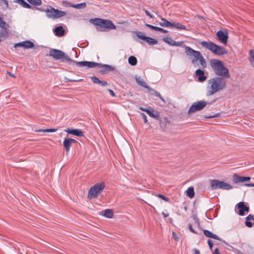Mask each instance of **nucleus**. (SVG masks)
<instances>
[{"mask_svg":"<svg viewBox=\"0 0 254 254\" xmlns=\"http://www.w3.org/2000/svg\"><path fill=\"white\" fill-rule=\"evenodd\" d=\"M49 55L53 57L55 60H61L62 61L67 63L74 62L77 66L87 67L92 68L100 65V64L93 62H76L71 60L69 56L61 50L52 49L50 50Z\"/></svg>","mask_w":254,"mask_h":254,"instance_id":"obj_1","label":"nucleus"},{"mask_svg":"<svg viewBox=\"0 0 254 254\" xmlns=\"http://www.w3.org/2000/svg\"><path fill=\"white\" fill-rule=\"evenodd\" d=\"M226 87V81L222 77H214L207 81V96H210L223 90Z\"/></svg>","mask_w":254,"mask_h":254,"instance_id":"obj_2","label":"nucleus"},{"mask_svg":"<svg viewBox=\"0 0 254 254\" xmlns=\"http://www.w3.org/2000/svg\"><path fill=\"white\" fill-rule=\"evenodd\" d=\"M210 64L215 74L218 77L228 78L230 77L229 69L226 67L223 63L219 60L212 59L210 62Z\"/></svg>","mask_w":254,"mask_h":254,"instance_id":"obj_3","label":"nucleus"},{"mask_svg":"<svg viewBox=\"0 0 254 254\" xmlns=\"http://www.w3.org/2000/svg\"><path fill=\"white\" fill-rule=\"evenodd\" d=\"M184 47L185 48V53L186 55L189 57H193L194 58V59L191 61V63L195 65L197 61H199L200 64L203 67L206 66V63L205 60L203 58L199 51H195L190 47L186 45Z\"/></svg>","mask_w":254,"mask_h":254,"instance_id":"obj_4","label":"nucleus"},{"mask_svg":"<svg viewBox=\"0 0 254 254\" xmlns=\"http://www.w3.org/2000/svg\"><path fill=\"white\" fill-rule=\"evenodd\" d=\"M200 44L203 47L210 50L215 55L221 56L227 54V51L224 48L218 46L212 42L202 41Z\"/></svg>","mask_w":254,"mask_h":254,"instance_id":"obj_5","label":"nucleus"},{"mask_svg":"<svg viewBox=\"0 0 254 254\" xmlns=\"http://www.w3.org/2000/svg\"><path fill=\"white\" fill-rule=\"evenodd\" d=\"M89 22L95 25L99 26L100 28H106L109 29H115L116 28V26L109 20L95 18L90 19Z\"/></svg>","mask_w":254,"mask_h":254,"instance_id":"obj_6","label":"nucleus"},{"mask_svg":"<svg viewBox=\"0 0 254 254\" xmlns=\"http://www.w3.org/2000/svg\"><path fill=\"white\" fill-rule=\"evenodd\" d=\"M41 11L45 12L47 17L52 19H58L66 15L65 12L55 9L52 6H49L45 9H41Z\"/></svg>","mask_w":254,"mask_h":254,"instance_id":"obj_7","label":"nucleus"},{"mask_svg":"<svg viewBox=\"0 0 254 254\" xmlns=\"http://www.w3.org/2000/svg\"><path fill=\"white\" fill-rule=\"evenodd\" d=\"M105 187L104 182L97 183L92 187L89 190L88 197L90 199L96 198L103 190Z\"/></svg>","mask_w":254,"mask_h":254,"instance_id":"obj_8","label":"nucleus"},{"mask_svg":"<svg viewBox=\"0 0 254 254\" xmlns=\"http://www.w3.org/2000/svg\"><path fill=\"white\" fill-rule=\"evenodd\" d=\"M210 186L211 188L214 190L220 189L229 190L233 188V187L231 185L218 180H211L210 181Z\"/></svg>","mask_w":254,"mask_h":254,"instance_id":"obj_9","label":"nucleus"},{"mask_svg":"<svg viewBox=\"0 0 254 254\" xmlns=\"http://www.w3.org/2000/svg\"><path fill=\"white\" fill-rule=\"evenodd\" d=\"M207 105V102L204 101H200L193 103L190 108L188 114L189 115L202 110Z\"/></svg>","mask_w":254,"mask_h":254,"instance_id":"obj_10","label":"nucleus"},{"mask_svg":"<svg viewBox=\"0 0 254 254\" xmlns=\"http://www.w3.org/2000/svg\"><path fill=\"white\" fill-rule=\"evenodd\" d=\"M216 36L219 41L224 45H226L228 38V33L227 31L219 30L216 33Z\"/></svg>","mask_w":254,"mask_h":254,"instance_id":"obj_11","label":"nucleus"},{"mask_svg":"<svg viewBox=\"0 0 254 254\" xmlns=\"http://www.w3.org/2000/svg\"><path fill=\"white\" fill-rule=\"evenodd\" d=\"M136 36L138 38L146 42L148 44H149L150 45H156L158 43V41L156 39L149 37H146L143 35V33L140 32H137Z\"/></svg>","mask_w":254,"mask_h":254,"instance_id":"obj_12","label":"nucleus"},{"mask_svg":"<svg viewBox=\"0 0 254 254\" xmlns=\"http://www.w3.org/2000/svg\"><path fill=\"white\" fill-rule=\"evenodd\" d=\"M238 209H239V215L240 216H243L245 215V212L248 213L250 210V208L247 206L244 202H240L237 204Z\"/></svg>","mask_w":254,"mask_h":254,"instance_id":"obj_13","label":"nucleus"},{"mask_svg":"<svg viewBox=\"0 0 254 254\" xmlns=\"http://www.w3.org/2000/svg\"><path fill=\"white\" fill-rule=\"evenodd\" d=\"M34 46V43L30 41H25L22 42L16 43L14 45V47H23L25 49H31Z\"/></svg>","mask_w":254,"mask_h":254,"instance_id":"obj_14","label":"nucleus"},{"mask_svg":"<svg viewBox=\"0 0 254 254\" xmlns=\"http://www.w3.org/2000/svg\"><path fill=\"white\" fill-rule=\"evenodd\" d=\"M64 131L77 136L81 137L83 136V132L80 129L67 128Z\"/></svg>","mask_w":254,"mask_h":254,"instance_id":"obj_15","label":"nucleus"},{"mask_svg":"<svg viewBox=\"0 0 254 254\" xmlns=\"http://www.w3.org/2000/svg\"><path fill=\"white\" fill-rule=\"evenodd\" d=\"M75 140L72 138H65L63 142V145L66 150V152L68 153L70 150L71 145L75 142Z\"/></svg>","mask_w":254,"mask_h":254,"instance_id":"obj_16","label":"nucleus"},{"mask_svg":"<svg viewBox=\"0 0 254 254\" xmlns=\"http://www.w3.org/2000/svg\"><path fill=\"white\" fill-rule=\"evenodd\" d=\"M195 75L198 77V80L199 82H203L207 78L206 76L204 75V71L200 69H198L195 71Z\"/></svg>","mask_w":254,"mask_h":254,"instance_id":"obj_17","label":"nucleus"},{"mask_svg":"<svg viewBox=\"0 0 254 254\" xmlns=\"http://www.w3.org/2000/svg\"><path fill=\"white\" fill-rule=\"evenodd\" d=\"M64 30L62 26H58L54 30L55 35L60 37L64 36Z\"/></svg>","mask_w":254,"mask_h":254,"instance_id":"obj_18","label":"nucleus"},{"mask_svg":"<svg viewBox=\"0 0 254 254\" xmlns=\"http://www.w3.org/2000/svg\"><path fill=\"white\" fill-rule=\"evenodd\" d=\"M254 221V216L252 214L249 215L246 218L245 225L248 227L251 228L253 226L252 221Z\"/></svg>","mask_w":254,"mask_h":254,"instance_id":"obj_19","label":"nucleus"},{"mask_svg":"<svg viewBox=\"0 0 254 254\" xmlns=\"http://www.w3.org/2000/svg\"><path fill=\"white\" fill-rule=\"evenodd\" d=\"M203 233L204 235L208 238H212L215 240H219V238L215 234H214L211 232L207 230H203Z\"/></svg>","mask_w":254,"mask_h":254,"instance_id":"obj_20","label":"nucleus"},{"mask_svg":"<svg viewBox=\"0 0 254 254\" xmlns=\"http://www.w3.org/2000/svg\"><path fill=\"white\" fill-rule=\"evenodd\" d=\"M171 27L175 28H176L177 29H179V30H187V29L186 28V27L185 25L182 24L181 23H180L179 22H177V23L171 22Z\"/></svg>","mask_w":254,"mask_h":254,"instance_id":"obj_21","label":"nucleus"},{"mask_svg":"<svg viewBox=\"0 0 254 254\" xmlns=\"http://www.w3.org/2000/svg\"><path fill=\"white\" fill-rule=\"evenodd\" d=\"M102 214L108 218H112L113 216V212L112 209H107L102 211Z\"/></svg>","mask_w":254,"mask_h":254,"instance_id":"obj_22","label":"nucleus"},{"mask_svg":"<svg viewBox=\"0 0 254 254\" xmlns=\"http://www.w3.org/2000/svg\"><path fill=\"white\" fill-rule=\"evenodd\" d=\"M145 26L146 27H149V28H151V29H153V30H156V31H158L162 32V33H167L168 32L167 30H165V29H163V28H160V27L154 26L150 25L149 24H146Z\"/></svg>","mask_w":254,"mask_h":254,"instance_id":"obj_23","label":"nucleus"},{"mask_svg":"<svg viewBox=\"0 0 254 254\" xmlns=\"http://www.w3.org/2000/svg\"><path fill=\"white\" fill-rule=\"evenodd\" d=\"M136 81L137 82V83H138V84L148 89H150L151 90H153L151 88H150L147 85V84L144 81V80H142L140 77H136Z\"/></svg>","mask_w":254,"mask_h":254,"instance_id":"obj_24","label":"nucleus"},{"mask_svg":"<svg viewBox=\"0 0 254 254\" xmlns=\"http://www.w3.org/2000/svg\"><path fill=\"white\" fill-rule=\"evenodd\" d=\"M147 114L151 117L157 119L159 117V114L157 111H154L153 110H148Z\"/></svg>","mask_w":254,"mask_h":254,"instance_id":"obj_25","label":"nucleus"},{"mask_svg":"<svg viewBox=\"0 0 254 254\" xmlns=\"http://www.w3.org/2000/svg\"><path fill=\"white\" fill-rule=\"evenodd\" d=\"M186 193L187 196H189L190 198H193L194 195L193 188L192 187L189 188L186 191Z\"/></svg>","mask_w":254,"mask_h":254,"instance_id":"obj_26","label":"nucleus"},{"mask_svg":"<svg viewBox=\"0 0 254 254\" xmlns=\"http://www.w3.org/2000/svg\"><path fill=\"white\" fill-rule=\"evenodd\" d=\"M161 20L162 21L161 22L159 23V24L163 27H171V22L170 21H168L165 18H161Z\"/></svg>","mask_w":254,"mask_h":254,"instance_id":"obj_27","label":"nucleus"},{"mask_svg":"<svg viewBox=\"0 0 254 254\" xmlns=\"http://www.w3.org/2000/svg\"><path fill=\"white\" fill-rule=\"evenodd\" d=\"M249 61L251 64L254 66V49L249 51Z\"/></svg>","mask_w":254,"mask_h":254,"instance_id":"obj_28","label":"nucleus"},{"mask_svg":"<svg viewBox=\"0 0 254 254\" xmlns=\"http://www.w3.org/2000/svg\"><path fill=\"white\" fill-rule=\"evenodd\" d=\"M71 7L75 8L76 9H80L81 8H84L86 6V3L83 2L78 4H71L69 5Z\"/></svg>","mask_w":254,"mask_h":254,"instance_id":"obj_29","label":"nucleus"},{"mask_svg":"<svg viewBox=\"0 0 254 254\" xmlns=\"http://www.w3.org/2000/svg\"><path fill=\"white\" fill-rule=\"evenodd\" d=\"M242 176H240L237 174H234L233 176V181L235 183H242Z\"/></svg>","mask_w":254,"mask_h":254,"instance_id":"obj_30","label":"nucleus"},{"mask_svg":"<svg viewBox=\"0 0 254 254\" xmlns=\"http://www.w3.org/2000/svg\"><path fill=\"white\" fill-rule=\"evenodd\" d=\"M128 63L132 65H135L137 64V59L133 56H130L128 58Z\"/></svg>","mask_w":254,"mask_h":254,"instance_id":"obj_31","label":"nucleus"},{"mask_svg":"<svg viewBox=\"0 0 254 254\" xmlns=\"http://www.w3.org/2000/svg\"><path fill=\"white\" fill-rule=\"evenodd\" d=\"M58 129L56 128H50V129H38L36 130V132H54L57 131Z\"/></svg>","mask_w":254,"mask_h":254,"instance_id":"obj_32","label":"nucleus"},{"mask_svg":"<svg viewBox=\"0 0 254 254\" xmlns=\"http://www.w3.org/2000/svg\"><path fill=\"white\" fill-rule=\"evenodd\" d=\"M164 41L167 43H168L169 45L174 46L175 41L173 40L172 38L168 37L165 38H164Z\"/></svg>","mask_w":254,"mask_h":254,"instance_id":"obj_33","label":"nucleus"},{"mask_svg":"<svg viewBox=\"0 0 254 254\" xmlns=\"http://www.w3.org/2000/svg\"><path fill=\"white\" fill-rule=\"evenodd\" d=\"M29 2L34 5H40L42 4L41 0H31L29 1Z\"/></svg>","mask_w":254,"mask_h":254,"instance_id":"obj_34","label":"nucleus"},{"mask_svg":"<svg viewBox=\"0 0 254 254\" xmlns=\"http://www.w3.org/2000/svg\"><path fill=\"white\" fill-rule=\"evenodd\" d=\"M7 24L6 23L3 21L2 19V18H0V27L2 28H3L4 29H6L7 27Z\"/></svg>","mask_w":254,"mask_h":254,"instance_id":"obj_35","label":"nucleus"},{"mask_svg":"<svg viewBox=\"0 0 254 254\" xmlns=\"http://www.w3.org/2000/svg\"><path fill=\"white\" fill-rule=\"evenodd\" d=\"M8 35V33L6 31L0 33V42L2 40V38L6 37Z\"/></svg>","mask_w":254,"mask_h":254,"instance_id":"obj_36","label":"nucleus"},{"mask_svg":"<svg viewBox=\"0 0 254 254\" xmlns=\"http://www.w3.org/2000/svg\"><path fill=\"white\" fill-rule=\"evenodd\" d=\"M91 79L93 83L96 84H99L100 82V80H99L97 77L95 76L91 77Z\"/></svg>","mask_w":254,"mask_h":254,"instance_id":"obj_37","label":"nucleus"},{"mask_svg":"<svg viewBox=\"0 0 254 254\" xmlns=\"http://www.w3.org/2000/svg\"><path fill=\"white\" fill-rule=\"evenodd\" d=\"M153 91H154V94L155 95V96L159 97L162 101L165 102L164 99L162 98L161 94L159 92H158L157 91H156L155 90H153Z\"/></svg>","mask_w":254,"mask_h":254,"instance_id":"obj_38","label":"nucleus"},{"mask_svg":"<svg viewBox=\"0 0 254 254\" xmlns=\"http://www.w3.org/2000/svg\"><path fill=\"white\" fill-rule=\"evenodd\" d=\"M172 237H173V239L175 241H179V237L178 235L175 232H173L172 233Z\"/></svg>","mask_w":254,"mask_h":254,"instance_id":"obj_39","label":"nucleus"},{"mask_svg":"<svg viewBox=\"0 0 254 254\" xmlns=\"http://www.w3.org/2000/svg\"><path fill=\"white\" fill-rule=\"evenodd\" d=\"M158 196L159 197L162 198V199L166 201H169V198L168 197L165 196L164 195H162V194H158Z\"/></svg>","mask_w":254,"mask_h":254,"instance_id":"obj_40","label":"nucleus"},{"mask_svg":"<svg viewBox=\"0 0 254 254\" xmlns=\"http://www.w3.org/2000/svg\"><path fill=\"white\" fill-rule=\"evenodd\" d=\"M14 2L17 3L23 6V5L24 4L25 1L24 0H14Z\"/></svg>","mask_w":254,"mask_h":254,"instance_id":"obj_41","label":"nucleus"},{"mask_svg":"<svg viewBox=\"0 0 254 254\" xmlns=\"http://www.w3.org/2000/svg\"><path fill=\"white\" fill-rule=\"evenodd\" d=\"M184 42L183 41L175 42L174 46H183Z\"/></svg>","mask_w":254,"mask_h":254,"instance_id":"obj_42","label":"nucleus"},{"mask_svg":"<svg viewBox=\"0 0 254 254\" xmlns=\"http://www.w3.org/2000/svg\"><path fill=\"white\" fill-rule=\"evenodd\" d=\"M189 229L191 232H192L194 234H198V233L193 229V228H192V225L191 224H189Z\"/></svg>","mask_w":254,"mask_h":254,"instance_id":"obj_43","label":"nucleus"},{"mask_svg":"<svg viewBox=\"0 0 254 254\" xmlns=\"http://www.w3.org/2000/svg\"><path fill=\"white\" fill-rule=\"evenodd\" d=\"M141 115L143 118L144 123L147 124L148 121L146 116L144 113H141Z\"/></svg>","mask_w":254,"mask_h":254,"instance_id":"obj_44","label":"nucleus"},{"mask_svg":"<svg viewBox=\"0 0 254 254\" xmlns=\"http://www.w3.org/2000/svg\"><path fill=\"white\" fill-rule=\"evenodd\" d=\"M99 84H100L102 86H105L108 85V83L105 81L100 80Z\"/></svg>","mask_w":254,"mask_h":254,"instance_id":"obj_45","label":"nucleus"},{"mask_svg":"<svg viewBox=\"0 0 254 254\" xmlns=\"http://www.w3.org/2000/svg\"><path fill=\"white\" fill-rule=\"evenodd\" d=\"M144 12L147 16L149 17L150 18H152V15L150 13V12L147 10H144Z\"/></svg>","mask_w":254,"mask_h":254,"instance_id":"obj_46","label":"nucleus"},{"mask_svg":"<svg viewBox=\"0 0 254 254\" xmlns=\"http://www.w3.org/2000/svg\"><path fill=\"white\" fill-rule=\"evenodd\" d=\"M207 243L209 245L210 249L211 250L213 245L212 241L210 240H208L207 241Z\"/></svg>","mask_w":254,"mask_h":254,"instance_id":"obj_47","label":"nucleus"},{"mask_svg":"<svg viewBox=\"0 0 254 254\" xmlns=\"http://www.w3.org/2000/svg\"><path fill=\"white\" fill-rule=\"evenodd\" d=\"M23 7L28 8H29L31 7L30 5H29L28 3H27L26 2H25L24 4L23 5Z\"/></svg>","mask_w":254,"mask_h":254,"instance_id":"obj_48","label":"nucleus"},{"mask_svg":"<svg viewBox=\"0 0 254 254\" xmlns=\"http://www.w3.org/2000/svg\"><path fill=\"white\" fill-rule=\"evenodd\" d=\"M108 91L109 92L110 95L113 96V97H115L116 95H115V94L114 93V92H113V91L111 89H108Z\"/></svg>","mask_w":254,"mask_h":254,"instance_id":"obj_49","label":"nucleus"},{"mask_svg":"<svg viewBox=\"0 0 254 254\" xmlns=\"http://www.w3.org/2000/svg\"><path fill=\"white\" fill-rule=\"evenodd\" d=\"M231 247L233 249H234V250H233V251H234L235 253H236L237 254H240L241 253V252H240V251H239V250H237V249H234V248H233L232 247H231Z\"/></svg>","mask_w":254,"mask_h":254,"instance_id":"obj_50","label":"nucleus"},{"mask_svg":"<svg viewBox=\"0 0 254 254\" xmlns=\"http://www.w3.org/2000/svg\"><path fill=\"white\" fill-rule=\"evenodd\" d=\"M1 1L4 3V4H5L6 7H8V1L6 0H1Z\"/></svg>","mask_w":254,"mask_h":254,"instance_id":"obj_51","label":"nucleus"},{"mask_svg":"<svg viewBox=\"0 0 254 254\" xmlns=\"http://www.w3.org/2000/svg\"><path fill=\"white\" fill-rule=\"evenodd\" d=\"M193 254H200V252L198 250L195 249L193 250Z\"/></svg>","mask_w":254,"mask_h":254,"instance_id":"obj_52","label":"nucleus"},{"mask_svg":"<svg viewBox=\"0 0 254 254\" xmlns=\"http://www.w3.org/2000/svg\"><path fill=\"white\" fill-rule=\"evenodd\" d=\"M140 109L143 111H144L145 112H146V113H147L149 109H147V108H143V107H140Z\"/></svg>","mask_w":254,"mask_h":254,"instance_id":"obj_53","label":"nucleus"},{"mask_svg":"<svg viewBox=\"0 0 254 254\" xmlns=\"http://www.w3.org/2000/svg\"><path fill=\"white\" fill-rule=\"evenodd\" d=\"M213 254H220L219 253V250L218 248H216L215 249V250L213 252Z\"/></svg>","mask_w":254,"mask_h":254,"instance_id":"obj_54","label":"nucleus"},{"mask_svg":"<svg viewBox=\"0 0 254 254\" xmlns=\"http://www.w3.org/2000/svg\"><path fill=\"white\" fill-rule=\"evenodd\" d=\"M162 215L164 217H167L169 216V214L168 213H166L164 212H162Z\"/></svg>","mask_w":254,"mask_h":254,"instance_id":"obj_55","label":"nucleus"},{"mask_svg":"<svg viewBox=\"0 0 254 254\" xmlns=\"http://www.w3.org/2000/svg\"><path fill=\"white\" fill-rule=\"evenodd\" d=\"M246 186L247 187H254V184L251 183V184H248L246 185Z\"/></svg>","mask_w":254,"mask_h":254,"instance_id":"obj_56","label":"nucleus"},{"mask_svg":"<svg viewBox=\"0 0 254 254\" xmlns=\"http://www.w3.org/2000/svg\"><path fill=\"white\" fill-rule=\"evenodd\" d=\"M251 180V178L250 177H245V182H248Z\"/></svg>","mask_w":254,"mask_h":254,"instance_id":"obj_57","label":"nucleus"},{"mask_svg":"<svg viewBox=\"0 0 254 254\" xmlns=\"http://www.w3.org/2000/svg\"><path fill=\"white\" fill-rule=\"evenodd\" d=\"M195 223L197 226H199L200 225L199 222L197 219L195 220Z\"/></svg>","mask_w":254,"mask_h":254,"instance_id":"obj_58","label":"nucleus"},{"mask_svg":"<svg viewBox=\"0 0 254 254\" xmlns=\"http://www.w3.org/2000/svg\"><path fill=\"white\" fill-rule=\"evenodd\" d=\"M66 79L68 81H70V82H72V81H77L78 80H73V79H68L67 78H66Z\"/></svg>","mask_w":254,"mask_h":254,"instance_id":"obj_59","label":"nucleus"},{"mask_svg":"<svg viewBox=\"0 0 254 254\" xmlns=\"http://www.w3.org/2000/svg\"><path fill=\"white\" fill-rule=\"evenodd\" d=\"M218 116V114H215V115H213V116H210L208 118H214V117H217Z\"/></svg>","mask_w":254,"mask_h":254,"instance_id":"obj_60","label":"nucleus"},{"mask_svg":"<svg viewBox=\"0 0 254 254\" xmlns=\"http://www.w3.org/2000/svg\"><path fill=\"white\" fill-rule=\"evenodd\" d=\"M8 74H9L10 76H11V77H15V76H14V75L13 73H8Z\"/></svg>","mask_w":254,"mask_h":254,"instance_id":"obj_61","label":"nucleus"},{"mask_svg":"<svg viewBox=\"0 0 254 254\" xmlns=\"http://www.w3.org/2000/svg\"><path fill=\"white\" fill-rule=\"evenodd\" d=\"M197 17L199 19H203V18L202 16H200V15H197Z\"/></svg>","mask_w":254,"mask_h":254,"instance_id":"obj_62","label":"nucleus"},{"mask_svg":"<svg viewBox=\"0 0 254 254\" xmlns=\"http://www.w3.org/2000/svg\"><path fill=\"white\" fill-rule=\"evenodd\" d=\"M242 182H245V177H243L242 176Z\"/></svg>","mask_w":254,"mask_h":254,"instance_id":"obj_63","label":"nucleus"},{"mask_svg":"<svg viewBox=\"0 0 254 254\" xmlns=\"http://www.w3.org/2000/svg\"><path fill=\"white\" fill-rule=\"evenodd\" d=\"M253 224H254V223H253Z\"/></svg>","mask_w":254,"mask_h":254,"instance_id":"obj_64","label":"nucleus"}]
</instances>
